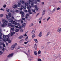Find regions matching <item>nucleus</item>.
Masks as SVG:
<instances>
[{"mask_svg": "<svg viewBox=\"0 0 61 61\" xmlns=\"http://www.w3.org/2000/svg\"><path fill=\"white\" fill-rule=\"evenodd\" d=\"M2 21L3 24L1 25V27H5L7 25V24L8 23V22L7 20L4 19H2Z\"/></svg>", "mask_w": 61, "mask_h": 61, "instance_id": "nucleus-1", "label": "nucleus"}, {"mask_svg": "<svg viewBox=\"0 0 61 61\" xmlns=\"http://www.w3.org/2000/svg\"><path fill=\"white\" fill-rule=\"evenodd\" d=\"M6 18L7 19H8V20H9V22H11V24H14V23L15 22V21H13V20H11L10 19H9V17H8V15H6Z\"/></svg>", "mask_w": 61, "mask_h": 61, "instance_id": "nucleus-2", "label": "nucleus"}, {"mask_svg": "<svg viewBox=\"0 0 61 61\" xmlns=\"http://www.w3.org/2000/svg\"><path fill=\"white\" fill-rule=\"evenodd\" d=\"M20 2H18V4L19 5H20L22 4H24V3H25V0H20Z\"/></svg>", "mask_w": 61, "mask_h": 61, "instance_id": "nucleus-3", "label": "nucleus"}, {"mask_svg": "<svg viewBox=\"0 0 61 61\" xmlns=\"http://www.w3.org/2000/svg\"><path fill=\"white\" fill-rule=\"evenodd\" d=\"M28 1H29V2H31V7H35V6L34 5V4H35V3L34 2H32V0H28Z\"/></svg>", "mask_w": 61, "mask_h": 61, "instance_id": "nucleus-4", "label": "nucleus"}, {"mask_svg": "<svg viewBox=\"0 0 61 61\" xmlns=\"http://www.w3.org/2000/svg\"><path fill=\"white\" fill-rule=\"evenodd\" d=\"M3 40L5 42H6V41H8V43H10L11 42V40H9V38L8 37L7 39H6V40H5L4 39H3Z\"/></svg>", "mask_w": 61, "mask_h": 61, "instance_id": "nucleus-5", "label": "nucleus"}, {"mask_svg": "<svg viewBox=\"0 0 61 61\" xmlns=\"http://www.w3.org/2000/svg\"><path fill=\"white\" fill-rule=\"evenodd\" d=\"M15 47V44H14L11 46L10 50H13Z\"/></svg>", "mask_w": 61, "mask_h": 61, "instance_id": "nucleus-6", "label": "nucleus"}, {"mask_svg": "<svg viewBox=\"0 0 61 61\" xmlns=\"http://www.w3.org/2000/svg\"><path fill=\"white\" fill-rule=\"evenodd\" d=\"M27 3L25 2V6H27L28 5H30V2H29V1H28L27 2Z\"/></svg>", "mask_w": 61, "mask_h": 61, "instance_id": "nucleus-7", "label": "nucleus"}, {"mask_svg": "<svg viewBox=\"0 0 61 61\" xmlns=\"http://www.w3.org/2000/svg\"><path fill=\"white\" fill-rule=\"evenodd\" d=\"M12 7L14 9H15L16 8H17V5L15 4L12 6Z\"/></svg>", "mask_w": 61, "mask_h": 61, "instance_id": "nucleus-8", "label": "nucleus"}, {"mask_svg": "<svg viewBox=\"0 0 61 61\" xmlns=\"http://www.w3.org/2000/svg\"><path fill=\"white\" fill-rule=\"evenodd\" d=\"M9 37V36L8 35H4L3 36V38H5L6 37Z\"/></svg>", "mask_w": 61, "mask_h": 61, "instance_id": "nucleus-9", "label": "nucleus"}, {"mask_svg": "<svg viewBox=\"0 0 61 61\" xmlns=\"http://www.w3.org/2000/svg\"><path fill=\"white\" fill-rule=\"evenodd\" d=\"M21 8L22 9H24H24H26V7L25 6H23L22 5H21Z\"/></svg>", "mask_w": 61, "mask_h": 61, "instance_id": "nucleus-10", "label": "nucleus"}, {"mask_svg": "<svg viewBox=\"0 0 61 61\" xmlns=\"http://www.w3.org/2000/svg\"><path fill=\"white\" fill-rule=\"evenodd\" d=\"M42 36V32H40L38 35V36L39 37H40L41 36Z\"/></svg>", "mask_w": 61, "mask_h": 61, "instance_id": "nucleus-11", "label": "nucleus"}, {"mask_svg": "<svg viewBox=\"0 0 61 61\" xmlns=\"http://www.w3.org/2000/svg\"><path fill=\"white\" fill-rule=\"evenodd\" d=\"M57 32L58 33H60L61 32V28L58 29L57 30Z\"/></svg>", "mask_w": 61, "mask_h": 61, "instance_id": "nucleus-12", "label": "nucleus"}, {"mask_svg": "<svg viewBox=\"0 0 61 61\" xmlns=\"http://www.w3.org/2000/svg\"><path fill=\"white\" fill-rule=\"evenodd\" d=\"M1 45H3V46L4 47H5V44H4V43H2L1 42L0 43V46H1Z\"/></svg>", "mask_w": 61, "mask_h": 61, "instance_id": "nucleus-13", "label": "nucleus"}, {"mask_svg": "<svg viewBox=\"0 0 61 61\" xmlns=\"http://www.w3.org/2000/svg\"><path fill=\"white\" fill-rule=\"evenodd\" d=\"M35 9L37 11L38 9H39V8H38V7H37V5H35Z\"/></svg>", "mask_w": 61, "mask_h": 61, "instance_id": "nucleus-14", "label": "nucleus"}, {"mask_svg": "<svg viewBox=\"0 0 61 61\" xmlns=\"http://www.w3.org/2000/svg\"><path fill=\"white\" fill-rule=\"evenodd\" d=\"M37 46L36 45V44H35L34 47L35 49L36 50V48H37Z\"/></svg>", "mask_w": 61, "mask_h": 61, "instance_id": "nucleus-15", "label": "nucleus"}, {"mask_svg": "<svg viewBox=\"0 0 61 61\" xmlns=\"http://www.w3.org/2000/svg\"><path fill=\"white\" fill-rule=\"evenodd\" d=\"M45 13H46V10H43L42 12V15H44L45 14Z\"/></svg>", "mask_w": 61, "mask_h": 61, "instance_id": "nucleus-16", "label": "nucleus"}, {"mask_svg": "<svg viewBox=\"0 0 61 61\" xmlns=\"http://www.w3.org/2000/svg\"><path fill=\"white\" fill-rule=\"evenodd\" d=\"M34 26V24L32 23H31L29 25L30 27H31V26Z\"/></svg>", "mask_w": 61, "mask_h": 61, "instance_id": "nucleus-17", "label": "nucleus"}, {"mask_svg": "<svg viewBox=\"0 0 61 61\" xmlns=\"http://www.w3.org/2000/svg\"><path fill=\"white\" fill-rule=\"evenodd\" d=\"M25 23H24L22 24V27H25Z\"/></svg>", "mask_w": 61, "mask_h": 61, "instance_id": "nucleus-18", "label": "nucleus"}, {"mask_svg": "<svg viewBox=\"0 0 61 61\" xmlns=\"http://www.w3.org/2000/svg\"><path fill=\"white\" fill-rule=\"evenodd\" d=\"M34 54L36 56H37V51H35L34 52Z\"/></svg>", "mask_w": 61, "mask_h": 61, "instance_id": "nucleus-19", "label": "nucleus"}, {"mask_svg": "<svg viewBox=\"0 0 61 61\" xmlns=\"http://www.w3.org/2000/svg\"><path fill=\"white\" fill-rule=\"evenodd\" d=\"M28 11L29 13V14L31 15V14H32V12H31V10H30L29 9L28 10Z\"/></svg>", "mask_w": 61, "mask_h": 61, "instance_id": "nucleus-20", "label": "nucleus"}, {"mask_svg": "<svg viewBox=\"0 0 61 61\" xmlns=\"http://www.w3.org/2000/svg\"><path fill=\"white\" fill-rule=\"evenodd\" d=\"M15 34V32L14 31L13 32H13H12L11 33V36H13V35L14 34Z\"/></svg>", "mask_w": 61, "mask_h": 61, "instance_id": "nucleus-21", "label": "nucleus"}, {"mask_svg": "<svg viewBox=\"0 0 61 61\" xmlns=\"http://www.w3.org/2000/svg\"><path fill=\"white\" fill-rule=\"evenodd\" d=\"M35 31L36 30H33L32 31L31 33H32V34H35Z\"/></svg>", "mask_w": 61, "mask_h": 61, "instance_id": "nucleus-22", "label": "nucleus"}, {"mask_svg": "<svg viewBox=\"0 0 61 61\" xmlns=\"http://www.w3.org/2000/svg\"><path fill=\"white\" fill-rule=\"evenodd\" d=\"M4 16V15L3 14H0V17L1 18V17H3Z\"/></svg>", "mask_w": 61, "mask_h": 61, "instance_id": "nucleus-23", "label": "nucleus"}, {"mask_svg": "<svg viewBox=\"0 0 61 61\" xmlns=\"http://www.w3.org/2000/svg\"><path fill=\"white\" fill-rule=\"evenodd\" d=\"M59 57L60 59H61V54H59Z\"/></svg>", "mask_w": 61, "mask_h": 61, "instance_id": "nucleus-24", "label": "nucleus"}, {"mask_svg": "<svg viewBox=\"0 0 61 61\" xmlns=\"http://www.w3.org/2000/svg\"><path fill=\"white\" fill-rule=\"evenodd\" d=\"M6 11L7 12H10V10H9V9H8L7 8H6Z\"/></svg>", "mask_w": 61, "mask_h": 61, "instance_id": "nucleus-25", "label": "nucleus"}, {"mask_svg": "<svg viewBox=\"0 0 61 61\" xmlns=\"http://www.w3.org/2000/svg\"><path fill=\"white\" fill-rule=\"evenodd\" d=\"M34 41H35L36 43H37L38 42V41H37V39H34Z\"/></svg>", "mask_w": 61, "mask_h": 61, "instance_id": "nucleus-26", "label": "nucleus"}, {"mask_svg": "<svg viewBox=\"0 0 61 61\" xmlns=\"http://www.w3.org/2000/svg\"><path fill=\"white\" fill-rule=\"evenodd\" d=\"M20 14L21 15H24V12H23L21 11L20 12Z\"/></svg>", "mask_w": 61, "mask_h": 61, "instance_id": "nucleus-27", "label": "nucleus"}, {"mask_svg": "<svg viewBox=\"0 0 61 61\" xmlns=\"http://www.w3.org/2000/svg\"><path fill=\"white\" fill-rule=\"evenodd\" d=\"M31 8V7L30 6H29L27 7V8L29 10V9H30Z\"/></svg>", "mask_w": 61, "mask_h": 61, "instance_id": "nucleus-28", "label": "nucleus"}, {"mask_svg": "<svg viewBox=\"0 0 61 61\" xmlns=\"http://www.w3.org/2000/svg\"><path fill=\"white\" fill-rule=\"evenodd\" d=\"M19 29H21L22 28V25H20L19 26Z\"/></svg>", "mask_w": 61, "mask_h": 61, "instance_id": "nucleus-29", "label": "nucleus"}, {"mask_svg": "<svg viewBox=\"0 0 61 61\" xmlns=\"http://www.w3.org/2000/svg\"><path fill=\"white\" fill-rule=\"evenodd\" d=\"M9 15L10 17H11L12 15L10 13H9Z\"/></svg>", "mask_w": 61, "mask_h": 61, "instance_id": "nucleus-30", "label": "nucleus"}, {"mask_svg": "<svg viewBox=\"0 0 61 61\" xmlns=\"http://www.w3.org/2000/svg\"><path fill=\"white\" fill-rule=\"evenodd\" d=\"M54 57H55V58H58V57H59V56L56 55V56H55Z\"/></svg>", "mask_w": 61, "mask_h": 61, "instance_id": "nucleus-31", "label": "nucleus"}, {"mask_svg": "<svg viewBox=\"0 0 61 61\" xmlns=\"http://www.w3.org/2000/svg\"><path fill=\"white\" fill-rule=\"evenodd\" d=\"M41 51L40 50L38 51V54H41Z\"/></svg>", "mask_w": 61, "mask_h": 61, "instance_id": "nucleus-32", "label": "nucleus"}, {"mask_svg": "<svg viewBox=\"0 0 61 61\" xmlns=\"http://www.w3.org/2000/svg\"><path fill=\"white\" fill-rule=\"evenodd\" d=\"M23 36H20L19 37V38L20 39H22V38H23Z\"/></svg>", "mask_w": 61, "mask_h": 61, "instance_id": "nucleus-33", "label": "nucleus"}, {"mask_svg": "<svg viewBox=\"0 0 61 61\" xmlns=\"http://www.w3.org/2000/svg\"><path fill=\"white\" fill-rule=\"evenodd\" d=\"M19 30V29H17L15 30L16 32H17Z\"/></svg>", "mask_w": 61, "mask_h": 61, "instance_id": "nucleus-34", "label": "nucleus"}, {"mask_svg": "<svg viewBox=\"0 0 61 61\" xmlns=\"http://www.w3.org/2000/svg\"><path fill=\"white\" fill-rule=\"evenodd\" d=\"M35 36H36V35H35V34L33 35L32 36V37L33 38H34Z\"/></svg>", "mask_w": 61, "mask_h": 61, "instance_id": "nucleus-35", "label": "nucleus"}, {"mask_svg": "<svg viewBox=\"0 0 61 61\" xmlns=\"http://www.w3.org/2000/svg\"><path fill=\"white\" fill-rule=\"evenodd\" d=\"M55 10H56V9H55V8H54L53 10L51 11V12H54L55 11Z\"/></svg>", "mask_w": 61, "mask_h": 61, "instance_id": "nucleus-36", "label": "nucleus"}, {"mask_svg": "<svg viewBox=\"0 0 61 61\" xmlns=\"http://www.w3.org/2000/svg\"><path fill=\"white\" fill-rule=\"evenodd\" d=\"M6 5L5 4L3 6V7L4 8H5L6 7Z\"/></svg>", "mask_w": 61, "mask_h": 61, "instance_id": "nucleus-37", "label": "nucleus"}, {"mask_svg": "<svg viewBox=\"0 0 61 61\" xmlns=\"http://www.w3.org/2000/svg\"><path fill=\"white\" fill-rule=\"evenodd\" d=\"M8 26H11L12 24H11V23H10L8 24Z\"/></svg>", "mask_w": 61, "mask_h": 61, "instance_id": "nucleus-38", "label": "nucleus"}, {"mask_svg": "<svg viewBox=\"0 0 61 61\" xmlns=\"http://www.w3.org/2000/svg\"><path fill=\"white\" fill-rule=\"evenodd\" d=\"M56 10H60V8L59 7H58L56 8Z\"/></svg>", "mask_w": 61, "mask_h": 61, "instance_id": "nucleus-39", "label": "nucleus"}, {"mask_svg": "<svg viewBox=\"0 0 61 61\" xmlns=\"http://www.w3.org/2000/svg\"><path fill=\"white\" fill-rule=\"evenodd\" d=\"M10 55V56H11V57H12V56H13V54H11Z\"/></svg>", "mask_w": 61, "mask_h": 61, "instance_id": "nucleus-40", "label": "nucleus"}, {"mask_svg": "<svg viewBox=\"0 0 61 61\" xmlns=\"http://www.w3.org/2000/svg\"><path fill=\"white\" fill-rule=\"evenodd\" d=\"M0 10H2V11H5V9H3V8H1L0 9Z\"/></svg>", "mask_w": 61, "mask_h": 61, "instance_id": "nucleus-41", "label": "nucleus"}, {"mask_svg": "<svg viewBox=\"0 0 61 61\" xmlns=\"http://www.w3.org/2000/svg\"><path fill=\"white\" fill-rule=\"evenodd\" d=\"M39 23L40 24H41V23H42V22L41 21V20H40L39 21Z\"/></svg>", "mask_w": 61, "mask_h": 61, "instance_id": "nucleus-42", "label": "nucleus"}, {"mask_svg": "<svg viewBox=\"0 0 61 61\" xmlns=\"http://www.w3.org/2000/svg\"><path fill=\"white\" fill-rule=\"evenodd\" d=\"M27 39H28V36H27L26 38L25 39V40L26 41L27 40Z\"/></svg>", "mask_w": 61, "mask_h": 61, "instance_id": "nucleus-43", "label": "nucleus"}, {"mask_svg": "<svg viewBox=\"0 0 61 61\" xmlns=\"http://www.w3.org/2000/svg\"><path fill=\"white\" fill-rule=\"evenodd\" d=\"M38 61H41V60L40 59H38L37 60Z\"/></svg>", "mask_w": 61, "mask_h": 61, "instance_id": "nucleus-44", "label": "nucleus"}, {"mask_svg": "<svg viewBox=\"0 0 61 61\" xmlns=\"http://www.w3.org/2000/svg\"><path fill=\"white\" fill-rule=\"evenodd\" d=\"M17 25H18V26H20V24H19V23H17Z\"/></svg>", "mask_w": 61, "mask_h": 61, "instance_id": "nucleus-45", "label": "nucleus"}, {"mask_svg": "<svg viewBox=\"0 0 61 61\" xmlns=\"http://www.w3.org/2000/svg\"><path fill=\"white\" fill-rule=\"evenodd\" d=\"M11 27H15V25H12L11 26Z\"/></svg>", "mask_w": 61, "mask_h": 61, "instance_id": "nucleus-46", "label": "nucleus"}, {"mask_svg": "<svg viewBox=\"0 0 61 61\" xmlns=\"http://www.w3.org/2000/svg\"><path fill=\"white\" fill-rule=\"evenodd\" d=\"M0 32V36H2V33H1V32Z\"/></svg>", "mask_w": 61, "mask_h": 61, "instance_id": "nucleus-47", "label": "nucleus"}, {"mask_svg": "<svg viewBox=\"0 0 61 61\" xmlns=\"http://www.w3.org/2000/svg\"><path fill=\"white\" fill-rule=\"evenodd\" d=\"M50 17H49L47 19V21H48L49 20V19H50Z\"/></svg>", "mask_w": 61, "mask_h": 61, "instance_id": "nucleus-48", "label": "nucleus"}, {"mask_svg": "<svg viewBox=\"0 0 61 61\" xmlns=\"http://www.w3.org/2000/svg\"><path fill=\"white\" fill-rule=\"evenodd\" d=\"M11 30L12 31H14L15 30L13 28H11Z\"/></svg>", "mask_w": 61, "mask_h": 61, "instance_id": "nucleus-49", "label": "nucleus"}, {"mask_svg": "<svg viewBox=\"0 0 61 61\" xmlns=\"http://www.w3.org/2000/svg\"><path fill=\"white\" fill-rule=\"evenodd\" d=\"M32 11L33 12H35V9L32 10Z\"/></svg>", "mask_w": 61, "mask_h": 61, "instance_id": "nucleus-50", "label": "nucleus"}, {"mask_svg": "<svg viewBox=\"0 0 61 61\" xmlns=\"http://www.w3.org/2000/svg\"><path fill=\"white\" fill-rule=\"evenodd\" d=\"M10 12L12 13H14V11H13L12 10H11L10 11Z\"/></svg>", "mask_w": 61, "mask_h": 61, "instance_id": "nucleus-51", "label": "nucleus"}, {"mask_svg": "<svg viewBox=\"0 0 61 61\" xmlns=\"http://www.w3.org/2000/svg\"><path fill=\"white\" fill-rule=\"evenodd\" d=\"M49 34H50V33L49 32H48L46 36H48L49 35Z\"/></svg>", "mask_w": 61, "mask_h": 61, "instance_id": "nucleus-52", "label": "nucleus"}, {"mask_svg": "<svg viewBox=\"0 0 61 61\" xmlns=\"http://www.w3.org/2000/svg\"><path fill=\"white\" fill-rule=\"evenodd\" d=\"M14 25H17V22H14Z\"/></svg>", "mask_w": 61, "mask_h": 61, "instance_id": "nucleus-53", "label": "nucleus"}, {"mask_svg": "<svg viewBox=\"0 0 61 61\" xmlns=\"http://www.w3.org/2000/svg\"><path fill=\"white\" fill-rule=\"evenodd\" d=\"M3 47L2 46H0V49H2Z\"/></svg>", "mask_w": 61, "mask_h": 61, "instance_id": "nucleus-54", "label": "nucleus"}, {"mask_svg": "<svg viewBox=\"0 0 61 61\" xmlns=\"http://www.w3.org/2000/svg\"><path fill=\"white\" fill-rule=\"evenodd\" d=\"M42 19V17L40 18L38 20H41Z\"/></svg>", "mask_w": 61, "mask_h": 61, "instance_id": "nucleus-55", "label": "nucleus"}, {"mask_svg": "<svg viewBox=\"0 0 61 61\" xmlns=\"http://www.w3.org/2000/svg\"><path fill=\"white\" fill-rule=\"evenodd\" d=\"M23 30L22 29H21L20 30V32H23Z\"/></svg>", "mask_w": 61, "mask_h": 61, "instance_id": "nucleus-56", "label": "nucleus"}, {"mask_svg": "<svg viewBox=\"0 0 61 61\" xmlns=\"http://www.w3.org/2000/svg\"><path fill=\"white\" fill-rule=\"evenodd\" d=\"M24 11L25 12H28V11H27V10H25Z\"/></svg>", "mask_w": 61, "mask_h": 61, "instance_id": "nucleus-57", "label": "nucleus"}, {"mask_svg": "<svg viewBox=\"0 0 61 61\" xmlns=\"http://www.w3.org/2000/svg\"><path fill=\"white\" fill-rule=\"evenodd\" d=\"M22 19L23 20H24V21H25V18H23Z\"/></svg>", "mask_w": 61, "mask_h": 61, "instance_id": "nucleus-58", "label": "nucleus"}, {"mask_svg": "<svg viewBox=\"0 0 61 61\" xmlns=\"http://www.w3.org/2000/svg\"><path fill=\"white\" fill-rule=\"evenodd\" d=\"M40 15V13H38V14H37V15H36V16H37V15Z\"/></svg>", "mask_w": 61, "mask_h": 61, "instance_id": "nucleus-59", "label": "nucleus"}, {"mask_svg": "<svg viewBox=\"0 0 61 61\" xmlns=\"http://www.w3.org/2000/svg\"><path fill=\"white\" fill-rule=\"evenodd\" d=\"M15 12H19V11L18 10H17L15 11Z\"/></svg>", "mask_w": 61, "mask_h": 61, "instance_id": "nucleus-60", "label": "nucleus"}, {"mask_svg": "<svg viewBox=\"0 0 61 61\" xmlns=\"http://www.w3.org/2000/svg\"><path fill=\"white\" fill-rule=\"evenodd\" d=\"M41 48L42 49H44V47L43 46H42L41 47Z\"/></svg>", "mask_w": 61, "mask_h": 61, "instance_id": "nucleus-61", "label": "nucleus"}, {"mask_svg": "<svg viewBox=\"0 0 61 61\" xmlns=\"http://www.w3.org/2000/svg\"><path fill=\"white\" fill-rule=\"evenodd\" d=\"M11 17L12 19H14V17L12 16Z\"/></svg>", "mask_w": 61, "mask_h": 61, "instance_id": "nucleus-62", "label": "nucleus"}, {"mask_svg": "<svg viewBox=\"0 0 61 61\" xmlns=\"http://www.w3.org/2000/svg\"><path fill=\"white\" fill-rule=\"evenodd\" d=\"M15 27H16V28H19V27L16 25L15 26Z\"/></svg>", "mask_w": 61, "mask_h": 61, "instance_id": "nucleus-63", "label": "nucleus"}, {"mask_svg": "<svg viewBox=\"0 0 61 61\" xmlns=\"http://www.w3.org/2000/svg\"><path fill=\"white\" fill-rule=\"evenodd\" d=\"M25 16L24 15H22V17H24Z\"/></svg>", "mask_w": 61, "mask_h": 61, "instance_id": "nucleus-64", "label": "nucleus"}]
</instances>
